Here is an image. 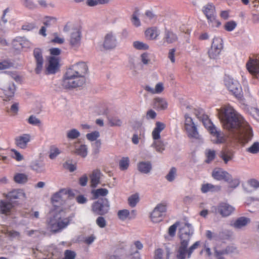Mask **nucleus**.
I'll use <instances>...</instances> for the list:
<instances>
[{"mask_svg": "<svg viewBox=\"0 0 259 259\" xmlns=\"http://www.w3.org/2000/svg\"><path fill=\"white\" fill-rule=\"evenodd\" d=\"M117 45V40L114 34L110 32L107 33L104 37L103 47L106 50L114 49Z\"/></svg>", "mask_w": 259, "mask_h": 259, "instance_id": "obj_16", "label": "nucleus"}, {"mask_svg": "<svg viewBox=\"0 0 259 259\" xmlns=\"http://www.w3.org/2000/svg\"><path fill=\"white\" fill-rule=\"evenodd\" d=\"M212 177L217 180H224L226 182H229L231 178V175L229 173L221 168L214 169L212 172Z\"/></svg>", "mask_w": 259, "mask_h": 259, "instance_id": "obj_18", "label": "nucleus"}, {"mask_svg": "<svg viewBox=\"0 0 259 259\" xmlns=\"http://www.w3.org/2000/svg\"><path fill=\"white\" fill-rule=\"evenodd\" d=\"M110 0H87L86 4L88 6L94 7L98 5L108 4Z\"/></svg>", "mask_w": 259, "mask_h": 259, "instance_id": "obj_39", "label": "nucleus"}, {"mask_svg": "<svg viewBox=\"0 0 259 259\" xmlns=\"http://www.w3.org/2000/svg\"><path fill=\"white\" fill-rule=\"evenodd\" d=\"M246 151L251 154H257L259 152V142H254L250 147L246 149Z\"/></svg>", "mask_w": 259, "mask_h": 259, "instance_id": "obj_49", "label": "nucleus"}, {"mask_svg": "<svg viewBox=\"0 0 259 259\" xmlns=\"http://www.w3.org/2000/svg\"><path fill=\"white\" fill-rule=\"evenodd\" d=\"M166 203H160L157 205L151 213V221L154 223H159L162 220L164 213L166 211Z\"/></svg>", "mask_w": 259, "mask_h": 259, "instance_id": "obj_13", "label": "nucleus"}, {"mask_svg": "<svg viewBox=\"0 0 259 259\" xmlns=\"http://www.w3.org/2000/svg\"><path fill=\"white\" fill-rule=\"evenodd\" d=\"M159 34V31L155 27L148 28L145 31V37L149 40L156 39Z\"/></svg>", "mask_w": 259, "mask_h": 259, "instance_id": "obj_28", "label": "nucleus"}, {"mask_svg": "<svg viewBox=\"0 0 259 259\" xmlns=\"http://www.w3.org/2000/svg\"><path fill=\"white\" fill-rule=\"evenodd\" d=\"M14 181L17 183L23 184L26 183L27 180V176L24 174H17L14 178Z\"/></svg>", "mask_w": 259, "mask_h": 259, "instance_id": "obj_40", "label": "nucleus"}, {"mask_svg": "<svg viewBox=\"0 0 259 259\" xmlns=\"http://www.w3.org/2000/svg\"><path fill=\"white\" fill-rule=\"evenodd\" d=\"M75 153L82 157L87 155L88 151L87 146L85 145H81L78 148H76Z\"/></svg>", "mask_w": 259, "mask_h": 259, "instance_id": "obj_42", "label": "nucleus"}, {"mask_svg": "<svg viewBox=\"0 0 259 259\" xmlns=\"http://www.w3.org/2000/svg\"><path fill=\"white\" fill-rule=\"evenodd\" d=\"M179 222H176L174 225L170 226L168 229V234L170 236H175L177 227L179 225Z\"/></svg>", "mask_w": 259, "mask_h": 259, "instance_id": "obj_57", "label": "nucleus"}, {"mask_svg": "<svg viewBox=\"0 0 259 259\" xmlns=\"http://www.w3.org/2000/svg\"><path fill=\"white\" fill-rule=\"evenodd\" d=\"M175 53L176 49L173 48L170 49L168 53V58L172 63H174L175 62Z\"/></svg>", "mask_w": 259, "mask_h": 259, "instance_id": "obj_62", "label": "nucleus"}, {"mask_svg": "<svg viewBox=\"0 0 259 259\" xmlns=\"http://www.w3.org/2000/svg\"><path fill=\"white\" fill-rule=\"evenodd\" d=\"M100 136L99 132L98 131H94L91 133L87 134L86 135L87 138L91 141L96 140Z\"/></svg>", "mask_w": 259, "mask_h": 259, "instance_id": "obj_55", "label": "nucleus"}, {"mask_svg": "<svg viewBox=\"0 0 259 259\" xmlns=\"http://www.w3.org/2000/svg\"><path fill=\"white\" fill-rule=\"evenodd\" d=\"M219 114L224 128L230 133L233 141L243 146L251 140L253 136L252 127L232 106H223Z\"/></svg>", "mask_w": 259, "mask_h": 259, "instance_id": "obj_1", "label": "nucleus"}, {"mask_svg": "<svg viewBox=\"0 0 259 259\" xmlns=\"http://www.w3.org/2000/svg\"><path fill=\"white\" fill-rule=\"evenodd\" d=\"M12 152H13V157L15 158L17 161H19L23 159V156L17 150L15 149H12Z\"/></svg>", "mask_w": 259, "mask_h": 259, "instance_id": "obj_61", "label": "nucleus"}, {"mask_svg": "<svg viewBox=\"0 0 259 259\" xmlns=\"http://www.w3.org/2000/svg\"><path fill=\"white\" fill-rule=\"evenodd\" d=\"M13 64L10 61L4 60L0 62V70H5L9 69L13 67Z\"/></svg>", "mask_w": 259, "mask_h": 259, "instance_id": "obj_53", "label": "nucleus"}, {"mask_svg": "<svg viewBox=\"0 0 259 259\" xmlns=\"http://www.w3.org/2000/svg\"><path fill=\"white\" fill-rule=\"evenodd\" d=\"M203 123L211 135L214 138L213 141L215 143H223L225 142L226 138L224 134L220 130H218L209 119H204Z\"/></svg>", "mask_w": 259, "mask_h": 259, "instance_id": "obj_4", "label": "nucleus"}, {"mask_svg": "<svg viewBox=\"0 0 259 259\" xmlns=\"http://www.w3.org/2000/svg\"><path fill=\"white\" fill-rule=\"evenodd\" d=\"M15 94V89L13 88H9L7 90L4 91L5 94V101L10 100L12 99Z\"/></svg>", "mask_w": 259, "mask_h": 259, "instance_id": "obj_45", "label": "nucleus"}, {"mask_svg": "<svg viewBox=\"0 0 259 259\" xmlns=\"http://www.w3.org/2000/svg\"><path fill=\"white\" fill-rule=\"evenodd\" d=\"M185 128L188 137L191 138L199 139V135L196 126L192 118L188 115H185Z\"/></svg>", "mask_w": 259, "mask_h": 259, "instance_id": "obj_12", "label": "nucleus"}, {"mask_svg": "<svg viewBox=\"0 0 259 259\" xmlns=\"http://www.w3.org/2000/svg\"><path fill=\"white\" fill-rule=\"evenodd\" d=\"M130 160L128 157H122L119 162V168L121 170L127 169L129 166Z\"/></svg>", "mask_w": 259, "mask_h": 259, "instance_id": "obj_48", "label": "nucleus"}, {"mask_svg": "<svg viewBox=\"0 0 259 259\" xmlns=\"http://www.w3.org/2000/svg\"><path fill=\"white\" fill-rule=\"evenodd\" d=\"M180 238L181 240L190 241V237L193 234L192 226L188 223H185L181 226L179 229Z\"/></svg>", "mask_w": 259, "mask_h": 259, "instance_id": "obj_17", "label": "nucleus"}, {"mask_svg": "<svg viewBox=\"0 0 259 259\" xmlns=\"http://www.w3.org/2000/svg\"><path fill=\"white\" fill-rule=\"evenodd\" d=\"M13 208V205L11 202L6 200H0V214H4L6 216L10 215Z\"/></svg>", "mask_w": 259, "mask_h": 259, "instance_id": "obj_23", "label": "nucleus"}, {"mask_svg": "<svg viewBox=\"0 0 259 259\" xmlns=\"http://www.w3.org/2000/svg\"><path fill=\"white\" fill-rule=\"evenodd\" d=\"M70 191L65 189H62L59 192L54 194L51 198V201L53 204L57 206L55 204L56 203H59L62 204L63 202V199L65 196H67L69 194Z\"/></svg>", "mask_w": 259, "mask_h": 259, "instance_id": "obj_22", "label": "nucleus"}, {"mask_svg": "<svg viewBox=\"0 0 259 259\" xmlns=\"http://www.w3.org/2000/svg\"><path fill=\"white\" fill-rule=\"evenodd\" d=\"M60 153L59 149L55 146H52L50 148L49 157L53 159L55 158Z\"/></svg>", "mask_w": 259, "mask_h": 259, "instance_id": "obj_51", "label": "nucleus"}, {"mask_svg": "<svg viewBox=\"0 0 259 259\" xmlns=\"http://www.w3.org/2000/svg\"><path fill=\"white\" fill-rule=\"evenodd\" d=\"M6 197L10 200L12 201L25 197V194L21 190H14L9 192L6 195Z\"/></svg>", "mask_w": 259, "mask_h": 259, "instance_id": "obj_29", "label": "nucleus"}, {"mask_svg": "<svg viewBox=\"0 0 259 259\" xmlns=\"http://www.w3.org/2000/svg\"><path fill=\"white\" fill-rule=\"evenodd\" d=\"M165 127V125L163 123L157 121L155 124V127L152 133V138L155 141L153 145L158 152H161L164 149V145L163 142L156 140L160 139V133L164 129Z\"/></svg>", "mask_w": 259, "mask_h": 259, "instance_id": "obj_6", "label": "nucleus"}, {"mask_svg": "<svg viewBox=\"0 0 259 259\" xmlns=\"http://www.w3.org/2000/svg\"><path fill=\"white\" fill-rule=\"evenodd\" d=\"M30 140L29 134H23L15 138V144L20 148L25 149Z\"/></svg>", "mask_w": 259, "mask_h": 259, "instance_id": "obj_24", "label": "nucleus"}, {"mask_svg": "<svg viewBox=\"0 0 259 259\" xmlns=\"http://www.w3.org/2000/svg\"><path fill=\"white\" fill-rule=\"evenodd\" d=\"M234 151L230 148H223L219 154V157L221 158L225 164H227L229 162L231 161L234 158Z\"/></svg>", "mask_w": 259, "mask_h": 259, "instance_id": "obj_19", "label": "nucleus"}, {"mask_svg": "<svg viewBox=\"0 0 259 259\" xmlns=\"http://www.w3.org/2000/svg\"><path fill=\"white\" fill-rule=\"evenodd\" d=\"M85 83V78L78 79L75 76H69L66 71L63 81L62 85L66 89L75 88L82 86Z\"/></svg>", "mask_w": 259, "mask_h": 259, "instance_id": "obj_9", "label": "nucleus"}, {"mask_svg": "<svg viewBox=\"0 0 259 259\" xmlns=\"http://www.w3.org/2000/svg\"><path fill=\"white\" fill-rule=\"evenodd\" d=\"M234 210V208L233 206L225 202H221L218 206H213L211 208L212 212L219 213L223 217L229 216Z\"/></svg>", "mask_w": 259, "mask_h": 259, "instance_id": "obj_11", "label": "nucleus"}, {"mask_svg": "<svg viewBox=\"0 0 259 259\" xmlns=\"http://www.w3.org/2000/svg\"><path fill=\"white\" fill-rule=\"evenodd\" d=\"M101 172L98 169H95L93 171L92 174L90 176L91 185L92 187H96L99 183Z\"/></svg>", "mask_w": 259, "mask_h": 259, "instance_id": "obj_30", "label": "nucleus"}, {"mask_svg": "<svg viewBox=\"0 0 259 259\" xmlns=\"http://www.w3.org/2000/svg\"><path fill=\"white\" fill-rule=\"evenodd\" d=\"M139 200V196L137 194L133 195L128 199L129 205L132 207L135 206Z\"/></svg>", "mask_w": 259, "mask_h": 259, "instance_id": "obj_52", "label": "nucleus"}, {"mask_svg": "<svg viewBox=\"0 0 259 259\" xmlns=\"http://www.w3.org/2000/svg\"><path fill=\"white\" fill-rule=\"evenodd\" d=\"M205 155L206 157L205 162L209 163L214 159L215 156V151L213 150L208 149L206 151Z\"/></svg>", "mask_w": 259, "mask_h": 259, "instance_id": "obj_44", "label": "nucleus"}, {"mask_svg": "<svg viewBox=\"0 0 259 259\" xmlns=\"http://www.w3.org/2000/svg\"><path fill=\"white\" fill-rule=\"evenodd\" d=\"M65 256L63 259H74L75 253L74 251L67 250L65 252Z\"/></svg>", "mask_w": 259, "mask_h": 259, "instance_id": "obj_59", "label": "nucleus"}, {"mask_svg": "<svg viewBox=\"0 0 259 259\" xmlns=\"http://www.w3.org/2000/svg\"><path fill=\"white\" fill-rule=\"evenodd\" d=\"M81 40V31L79 28H75L71 33L69 39L70 45L72 47L79 46Z\"/></svg>", "mask_w": 259, "mask_h": 259, "instance_id": "obj_21", "label": "nucleus"}, {"mask_svg": "<svg viewBox=\"0 0 259 259\" xmlns=\"http://www.w3.org/2000/svg\"><path fill=\"white\" fill-rule=\"evenodd\" d=\"M164 39L168 44H172L178 40V37L174 32L166 30L165 32Z\"/></svg>", "mask_w": 259, "mask_h": 259, "instance_id": "obj_35", "label": "nucleus"}, {"mask_svg": "<svg viewBox=\"0 0 259 259\" xmlns=\"http://www.w3.org/2000/svg\"><path fill=\"white\" fill-rule=\"evenodd\" d=\"M138 168L140 172L147 174L151 169L152 166L149 162H141L139 163Z\"/></svg>", "mask_w": 259, "mask_h": 259, "instance_id": "obj_36", "label": "nucleus"}, {"mask_svg": "<svg viewBox=\"0 0 259 259\" xmlns=\"http://www.w3.org/2000/svg\"><path fill=\"white\" fill-rule=\"evenodd\" d=\"M202 12L212 26L218 27L221 25V22L215 19V8L213 4L209 3L204 6Z\"/></svg>", "mask_w": 259, "mask_h": 259, "instance_id": "obj_8", "label": "nucleus"}, {"mask_svg": "<svg viewBox=\"0 0 259 259\" xmlns=\"http://www.w3.org/2000/svg\"><path fill=\"white\" fill-rule=\"evenodd\" d=\"M31 168L37 172H41L44 170V165L42 163L34 162L30 166Z\"/></svg>", "mask_w": 259, "mask_h": 259, "instance_id": "obj_46", "label": "nucleus"}, {"mask_svg": "<svg viewBox=\"0 0 259 259\" xmlns=\"http://www.w3.org/2000/svg\"><path fill=\"white\" fill-rule=\"evenodd\" d=\"M248 184L250 187L254 189H257L259 188V181L256 179H251L249 180L248 181Z\"/></svg>", "mask_w": 259, "mask_h": 259, "instance_id": "obj_58", "label": "nucleus"}, {"mask_svg": "<svg viewBox=\"0 0 259 259\" xmlns=\"http://www.w3.org/2000/svg\"><path fill=\"white\" fill-rule=\"evenodd\" d=\"M221 187L220 186L213 185L211 184H203L201 188V191L203 193L208 192H218L220 191Z\"/></svg>", "mask_w": 259, "mask_h": 259, "instance_id": "obj_31", "label": "nucleus"}, {"mask_svg": "<svg viewBox=\"0 0 259 259\" xmlns=\"http://www.w3.org/2000/svg\"><path fill=\"white\" fill-rule=\"evenodd\" d=\"M92 193L94 198L97 199L100 196H106L108 193V190L105 188H99L93 191Z\"/></svg>", "mask_w": 259, "mask_h": 259, "instance_id": "obj_38", "label": "nucleus"}, {"mask_svg": "<svg viewBox=\"0 0 259 259\" xmlns=\"http://www.w3.org/2000/svg\"><path fill=\"white\" fill-rule=\"evenodd\" d=\"M80 135L79 132L76 129H72L67 133V137L69 139H74L78 138Z\"/></svg>", "mask_w": 259, "mask_h": 259, "instance_id": "obj_54", "label": "nucleus"}, {"mask_svg": "<svg viewBox=\"0 0 259 259\" xmlns=\"http://www.w3.org/2000/svg\"><path fill=\"white\" fill-rule=\"evenodd\" d=\"M145 90L152 94H160L163 91L164 87L162 82H159L156 85L155 89L152 88L149 85H146L145 87Z\"/></svg>", "mask_w": 259, "mask_h": 259, "instance_id": "obj_33", "label": "nucleus"}, {"mask_svg": "<svg viewBox=\"0 0 259 259\" xmlns=\"http://www.w3.org/2000/svg\"><path fill=\"white\" fill-rule=\"evenodd\" d=\"M108 119L111 126H119L122 124L121 120L116 116L108 117Z\"/></svg>", "mask_w": 259, "mask_h": 259, "instance_id": "obj_41", "label": "nucleus"}, {"mask_svg": "<svg viewBox=\"0 0 259 259\" xmlns=\"http://www.w3.org/2000/svg\"><path fill=\"white\" fill-rule=\"evenodd\" d=\"M56 22V20L55 18L47 17L46 18V20L44 22V24L45 25V26L48 27Z\"/></svg>", "mask_w": 259, "mask_h": 259, "instance_id": "obj_60", "label": "nucleus"}, {"mask_svg": "<svg viewBox=\"0 0 259 259\" xmlns=\"http://www.w3.org/2000/svg\"><path fill=\"white\" fill-rule=\"evenodd\" d=\"M88 69V66L85 63H78L67 70V75L69 76H75L78 79L85 78L84 75L87 73Z\"/></svg>", "mask_w": 259, "mask_h": 259, "instance_id": "obj_7", "label": "nucleus"}, {"mask_svg": "<svg viewBox=\"0 0 259 259\" xmlns=\"http://www.w3.org/2000/svg\"><path fill=\"white\" fill-rule=\"evenodd\" d=\"M246 66L249 72L257 78L259 74V55H255L253 58L249 57Z\"/></svg>", "mask_w": 259, "mask_h": 259, "instance_id": "obj_15", "label": "nucleus"}, {"mask_svg": "<svg viewBox=\"0 0 259 259\" xmlns=\"http://www.w3.org/2000/svg\"><path fill=\"white\" fill-rule=\"evenodd\" d=\"M250 222V220L249 218L240 217L234 223L233 226L236 228H241L249 223Z\"/></svg>", "mask_w": 259, "mask_h": 259, "instance_id": "obj_34", "label": "nucleus"}, {"mask_svg": "<svg viewBox=\"0 0 259 259\" xmlns=\"http://www.w3.org/2000/svg\"><path fill=\"white\" fill-rule=\"evenodd\" d=\"M223 48V40L220 37H214L208 54L210 58L215 59L220 54Z\"/></svg>", "mask_w": 259, "mask_h": 259, "instance_id": "obj_14", "label": "nucleus"}, {"mask_svg": "<svg viewBox=\"0 0 259 259\" xmlns=\"http://www.w3.org/2000/svg\"><path fill=\"white\" fill-rule=\"evenodd\" d=\"M167 102L163 98L157 97L153 100V108L157 110H165L167 108Z\"/></svg>", "mask_w": 259, "mask_h": 259, "instance_id": "obj_27", "label": "nucleus"}, {"mask_svg": "<svg viewBox=\"0 0 259 259\" xmlns=\"http://www.w3.org/2000/svg\"><path fill=\"white\" fill-rule=\"evenodd\" d=\"M237 26L236 23L234 21H228L224 25L225 29L227 31H233Z\"/></svg>", "mask_w": 259, "mask_h": 259, "instance_id": "obj_50", "label": "nucleus"}, {"mask_svg": "<svg viewBox=\"0 0 259 259\" xmlns=\"http://www.w3.org/2000/svg\"><path fill=\"white\" fill-rule=\"evenodd\" d=\"M169 253H164L163 250L161 248H158L154 251V259H169Z\"/></svg>", "mask_w": 259, "mask_h": 259, "instance_id": "obj_37", "label": "nucleus"}, {"mask_svg": "<svg viewBox=\"0 0 259 259\" xmlns=\"http://www.w3.org/2000/svg\"><path fill=\"white\" fill-rule=\"evenodd\" d=\"M97 224L100 228H104L106 225V222L105 219L102 217H99L96 220Z\"/></svg>", "mask_w": 259, "mask_h": 259, "instance_id": "obj_63", "label": "nucleus"}, {"mask_svg": "<svg viewBox=\"0 0 259 259\" xmlns=\"http://www.w3.org/2000/svg\"><path fill=\"white\" fill-rule=\"evenodd\" d=\"M189 242V241H188V240H181L180 245L177 251V258L178 259L189 258L194 250L200 245V241H198L188 248Z\"/></svg>", "mask_w": 259, "mask_h": 259, "instance_id": "obj_3", "label": "nucleus"}, {"mask_svg": "<svg viewBox=\"0 0 259 259\" xmlns=\"http://www.w3.org/2000/svg\"><path fill=\"white\" fill-rule=\"evenodd\" d=\"M59 58L55 56L50 57L49 59V65L47 71L49 73H55L59 67Z\"/></svg>", "mask_w": 259, "mask_h": 259, "instance_id": "obj_26", "label": "nucleus"}, {"mask_svg": "<svg viewBox=\"0 0 259 259\" xmlns=\"http://www.w3.org/2000/svg\"><path fill=\"white\" fill-rule=\"evenodd\" d=\"M225 85L228 90L238 99L242 100L243 93L242 88L239 82L236 80L227 77L224 80Z\"/></svg>", "mask_w": 259, "mask_h": 259, "instance_id": "obj_5", "label": "nucleus"}, {"mask_svg": "<svg viewBox=\"0 0 259 259\" xmlns=\"http://www.w3.org/2000/svg\"><path fill=\"white\" fill-rule=\"evenodd\" d=\"M250 113L254 119L259 121V110L257 108H254L252 109Z\"/></svg>", "mask_w": 259, "mask_h": 259, "instance_id": "obj_64", "label": "nucleus"}, {"mask_svg": "<svg viewBox=\"0 0 259 259\" xmlns=\"http://www.w3.org/2000/svg\"><path fill=\"white\" fill-rule=\"evenodd\" d=\"M33 56L36 62L35 72L38 74L42 69L44 62L41 50L39 48H35L33 50Z\"/></svg>", "mask_w": 259, "mask_h": 259, "instance_id": "obj_20", "label": "nucleus"}, {"mask_svg": "<svg viewBox=\"0 0 259 259\" xmlns=\"http://www.w3.org/2000/svg\"><path fill=\"white\" fill-rule=\"evenodd\" d=\"M177 169L175 167H172L168 174L166 175V178L169 182L172 181L176 175Z\"/></svg>", "mask_w": 259, "mask_h": 259, "instance_id": "obj_56", "label": "nucleus"}, {"mask_svg": "<svg viewBox=\"0 0 259 259\" xmlns=\"http://www.w3.org/2000/svg\"><path fill=\"white\" fill-rule=\"evenodd\" d=\"M118 218L121 221L126 220H132L135 218L136 215V211L132 210L131 212L127 209L120 210L117 212Z\"/></svg>", "mask_w": 259, "mask_h": 259, "instance_id": "obj_25", "label": "nucleus"}, {"mask_svg": "<svg viewBox=\"0 0 259 259\" xmlns=\"http://www.w3.org/2000/svg\"><path fill=\"white\" fill-rule=\"evenodd\" d=\"M133 47L138 50H147L149 49V46L140 41H135L133 42Z\"/></svg>", "mask_w": 259, "mask_h": 259, "instance_id": "obj_43", "label": "nucleus"}, {"mask_svg": "<svg viewBox=\"0 0 259 259\" xmlns=\"http://www.w3.org/2000/svg\"><path fill=\"white\" fill-rule=\"evenodd\" d=\"M236 250V248L233 246H228L225 249L221 251L215 250V255L218 259H225L223 255L233 252Z\"/></svg>", "mask_w": 259, "mask_h": 259, "instance_id": "obj_32", "label": "nucleus"}, {"mask_svg": "<svg viewBox=\"0 0 259 259\" xmlns=\"http://www.w3.org/2000/svg\"><path fill=\"white\" fill-rule=\"evenodd\" d=\"M70 217L61 218L58 214L49 218L47 221V227L52 232L57 233L66 228L70 223Z\"/></svg>", "mask_w": 259, "mask_h": 259, "instance_id": "obj_2", "label": "nucleus"}, {"mask_svg": "<svg viewBox=\"0 0 259 259\" xmlns=\"http://www.w3.org/2000/svg\"><path fill=\"white\" fill-rule=\"evenodd\" d=\"M109 207L110 205L108 199L105 198H102L93 203L92 210L97 214L102 215L108 212Z\"/></svg>", "mask_w": 259, "mask_h": 259, "instance_id": "obj_10", "label": "nucleus"}, {"mask_svg": "<svg viewBox=\"0 0 259 259\" xmlns=\"http://www.w3.org/2000/svg\"><path fill=\"white\" fill-rule=\"evenodd\" d=\"M139 10L136 9L132 15L131 21L132 23L136 27H139L141 25V22L140 19L138 18V16L139 15Z\"/></svg>", "mask_w": 259, "mask_h": 259, "instance_id": "obj_47", "label": "nucleus"}]
</instances>
